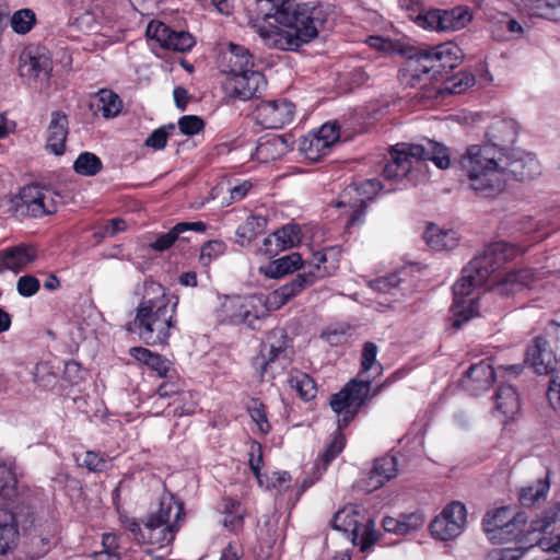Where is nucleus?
Masks as SVG:
<instances>
[{"instance_id": "f257e3e1", "label": "nucleus", "mask_w": 560, "mask_h": 560, "mask_svg": "<svg viewBox=\"0 0 560 560\" xmlns=\"http://www.w3.org/2000/svg\"><path fill=\"white\" fill-rule=\"evenodd\" d=\"M462 171L477 196L491 198L505 188L508 180L527 182L540 172L539 161L521 150L498 151L493 147L469 145L459 159Z\"/></svg>"}, {"instance_id": "f03ea898", "label": "nucleus", "mask_w": 560, "mask_h": 560, "mask_svg": "<svg viewBox=\"0 0 560 560\" xmlns=\"http://www.w3.org/2000/svg\"><path fill=\"white\" fill-rule=\"evenodd\" d=\"M334 254L332 249L313 254L312 260L302 273L269 293L264 295L229 296L224 300L218 311V317L222 323L230 325H245L250 329H259V324L270 310H278L291 299L301 293L305 288L312 285L317 278L331 275L336 266H327L328 255Z\"/></svg>"}, {"instance_id": "7ed1b4c3", "label": "nucleus", "mask_w": 560, "mask_h": 560, "mask_svg": "<svg viewBox=\"0 0 560 560\" xmlns=\"http://www.w3.org/2000/svg\"><path fill=\"white\" fill-rule=\"evenodd\" d=\"M266 18H272L279 25L268 23L254 26L264 45L270 49L294 51L318 36L325 28L328 13L322 4H294L288 1L277 7L275 13L266 14Z\"/></svg>"}, {"instance_id": "20e7f679", "label": "nucleus", "mask_w": 560, "mask_h": 560, "mask_svg": "<svg viewBox=\"0 0 560 560\" xmlns=\"http://www.w3.org/2000/svg\"><path fill=\"white\" fill-rule=\"evenodd\" d=\"M137 293L141 300L136 308L133 330L145 345H167L172 329L177 326V301L171 304L165 288L153 280H145Z\"/></svg>"}, {"instance_id": "39448f33", "label": "nucleus", "mask_w": 560, "mask_h": 560, "mask_svg": "<svg viewBox=\"0 0 560 560\" xmlns=\"http://www.w3.org/2000/svg\"><path fill=\"white\" fill-rule=\"evenodd\" d=\"M405 67L399 72V80L410 88L425 85L438 80L443 73L454 69L462 60L460 48L446 42L436 46L411 48Z\"/></svg>"}, {"instance_id": "423d86ee", "label": "nucleus", "mask_w": 560, "mask_h": 560, "mask_svg": "<svg viewBox=\"0 0 560 560\" xmlns=\"http://www.w3.org/2000/svg\"><path fill=\"white\" fill-rule=\"evenodd\" d=\"M383 386H377L371 395V380L354 378L348 382L340 392L331 395L329 404L332 411L338 415V428L320 455L324 468L342 452L346 445V439L341 430L358 416L364 405L381 392Z\"/></svg>"}, {"instance_id": "0eeeda50", "label": "nucleus", "mask_w": 560, "mask_h": 560, "mask_svg": "<svg viewBox=\"0 0 560 560\" xmlns=\"http://www.w3.org/2000/svg\"><path fill=\"white\" fill-rule=\"evenodd\" d=\"M48 527L42 523L32 506L26 503L0 505V555H5L13 550L19 541L21 533L31 536L33 546L40 544L42 548L35 556L42 557L50 548V537L44 535V528Z\"/></svg>"}, {"instance_id": "6e6552de", "label": "nucleus", "mask_w": 560, "mask_h": 560, "mask_svg": "<svg viewBox=\"0 0 560 560\" xmlns=\"http://www.w3.org/2000/svg\"><path fill=\"white\" fill-rule=\"evenodd\" d=\"M560 521V503H556L544 510L540 515L526 527L527 517L518 512L510 524L499 530H490L488 538L492 544L509 545L514 544V548H522V556L538 545L540 548H547V542L541 539V534L549 533V528Z\"/></svg>"}, {"instance_id": "1a4fd4ad", "label": "nucleus", "mask_w": 560, "mask_h": 560, "mask_svg": "<svg viewBox=\"0 0 560 560\" xmlns=\"http://www.w3.org/2000/svg\"><path fill=\"white\" fill-rule=\"evenodd\" d=\"M390 161L386 163L383 175L389 180H400L420 161H432L435 166L446 170L451 165L450 150L444 144L427 139L424 143H397L389 150Z\"/></svg>"}, {"instance_id": "9d476101", "label": "nucleus", "mask_w": 560, "mask_h": 560, "mask_svg": "<svg viewBox=\"0 0 560 560\" xmlns=\"http://www.w3.org/2000/svg\"><path fill=\"white\" fill-rule=\"evenodd\" d=\"M183 513L182 504L173 498L162 499L159 510L147 517L143 527L135 518H126L124 525L138 542L164 547L174 540Z\"/></svg>"}, {"instance_id": "9b49d317", "label": "nucleus", "mask_w": 560, "mask_h": 560, "mask_svg": "<svg viewBox=\"0 0 560 560\" xmlns=\"http://www.w3.org/2000/svg\"><path fill=\"white\" fill-rule=\"evenodd\" d=\"M478 260H470L463 269L462 277L453 285L454 302L451 306L453 323L455 329L468 322L478 311V301L475 298H468L475 288L486 284L488 278L480 270Z\"/></svg>"}, {"instance_id": "f8f14e48", "label": "nucleus", "mask_w": 560, "mask_h": 560, "mask_svg": "<svg viewBox=\"0 0 560 560\" xmlns=\"http://www.w3.org/2000/svg\"><path fill=\"white\" fill-rule=\"evenodd\" d=\"M290 348L291 340L283 328L269 331L259 354L253 360V365L261 378L266 374L273 378L290 364Z\"/></svg>"}, {"instance_id": "ddd939ff", "label": "nucleus", "mask_w": 560, "mask_h": 560, "mask_svg": "<svg viewBox=\"0 0 560 560\" xmlns=\"http://www.w3.org/2000/svg\"><path fill=\"white\" fill-rule=\"evenodd\" d=\"M331 527L343 533L353 545H359L362 552L368 551L380 537L374 521L365 518L353 508L339 510L334 515Z\"/></svg>"}, {"instance_id": "4468645a", "label": "nucleus", "mask_w": 560, "mask_h": 560, "mask_svg": "<svg viewBox=\"0 0 560 560\" xmlns=\"http://www.w3.org/2000/svg\"><path fill=\"white\" fill-rule=\"evenodd\" d=\"M381 189L382 184L377 178L349 185L343 189L339 200L336 202V207L345 209V213L349 217L347 226H353L363 222L368 201H371Z\"/></svg>"}, {"instance_id": "2eb2a0df", "label": "nucleus", "mask_w": 560, "mask_h": 560, "mask_svg": "<svg viewBox=\"0 0 560 560\" xmlns=\"http://www.w3.org/2000/svg\"><path fill=\"white\" fill-rule=\"evenodd\" d=\"M61 203V196L46 186L37 184L22 188L16 202L18 211L33 218L52 214Z\"/></svg>"}, {"instance_id": "dca6fc26", "label": "nucleus", "mask_w": 560, "mask_h": 560, "mask_svg": "<svg viewBox=\"0 0 560 560\" xmlns=\"http://www.w3.org/2000/svg\"><path fill=\"white\" fill-rule=\"evenodd\" d=\"M466 517V506L459 501H453L431 522L430 532L442 541L454 539L464 530Z\"/></svg>"}, {"instance_id": "f3484780", "label": "nucleus", "mask_w": 560, "mask_h": 560, "mask_svg": "<svg viewBox=\"0 0 560 560\" xmlns=\"http://www.w3.org/2000/svg\"><path fill=\"white\" fill-rule=\"evenodd\" d=\"M147 36L156 42L162 48L185 52L195 45L194 37L185 31H174L160 21H152L147 27Z\"/></svg>"}, {"instance_id": "a211bd4d", "label": "nucleus", "mask_w": 560, "mask_h": 560, "mask_svg": "<svg viewBox=\"0 0 560 560\" xmlns=\"http://www.w3.org/2000/svg\"><path fill=\"white\" fill-rule=\"evenodd\" d=\"M295 106L288 100L260 103L256 108V119L266 129H279L290 124L294 117Z\"/></svg>"}, {"instance_id": "6ab92c4d", "label": "nucleus", "mask_w": 560, "mask_h": 560, "mask_svg": "<svg viewBox=\"0 0 560 560\" xmlns=\"http://www.w3.org/2000/svg\"><path fill=\"white\" fill-rule=\"evenodd\" d=\"M516 254L515 245L500 241L486 246L482 253L475 256L472 260H478V265L482 267L480 270L489 279L505 262L512 260Z\"/></svg>"}, {"instance_id": "aec40b11", "label": "nucleus", "mask_w": 560, "mask_h": 560, "mask_svg": "<svg viewBox=\"0 0 560 560\" xmlns=\"http://www.w3.org/2000/svg\"><path fill=\"white\" fill-rule=\"evenodd\" d=\"M226 86L231 95L242 101L256 97L266 88L264 74L254 69L230 75L226 79Z\"/></svg>"}, {"instance_id": "412c9836", "label": "nucleus", "mask_w": 560, "mask_h": 560, "mask_svg": "<svg viewBox=\"0 0 560 560\" xmlns=\"http://www.w3.org/2000/svg\"><path fill=\"white\" fill-rule=\"evenodd\" d=\"M541 275L530 268L510 271L503 278L494 281L493 291L500 295L516 293L523 289L532 288L541 280Z\"/></svg>"}, {"instance_id": "4be33fe9", "label": "nucleus", "mask_w": 560, "mask_h": 560, "mask_svg": "<svg viewBox=\"0 0 560 560\" xmlns=\"http://www.w3.org/2000/svg\"><path fill=\"white\" fill-rule=\"evenodd\" d=\"M20 74L27 79H47L51 71V60L39 47L26 48L21 55Z\"/></svg>"}, {"instance_id": "5701e85b", "label": "nucleus", "mask_w": 560, "mask_h": 560, "mask_svg": "<svg viewBox=\"0 0 560 560\" xmlns=\"http://www.w3.org/2000/svg\"><path fill=\"white\" fill-rule=\"evenodd\" d=\"M487 142L478 147H493L498 151H509V145L514 143L517 137V124L511 118L493 121L486 133Z\"/></svg>"}, {"instance_id": "b1692460", "label": "nucleus", "mask_w": 560, "mask_h": 560, "mask_svg": "<svg viewBox=\"0 0 560 560\" xmlns=\"http://www.w3.org/2000/svg\"><path fill=\"white\" fill-rule=\"evenodd\" d=\"M525 362L529 363L537 374L544 375L553 371L557 359L548 341L542 337H536L527 348Z\"/></svg>"}, {"instance_id": "393cba45", "label": "nucleus", "mask_w": 560, "mask_h": 560, "mask_svg": "<svg viewBox=\"0 0 560 560\" xmlns=\"http://www.w3.org/2000/svg\"><path fill=\"white\" fill-rule=\"evenodd\" d=\"M495 377L492 365L487 361H480L470 365L467 370L463 385L466 390L474 395L486 392L493 384Z\"/></svg>"}, {"instance_id": "a878e982", "label": "nucleus", "mask_w": 560, "mask_h": 560, "mask_svg": "<svg viewBox=\"0 0 560 560\" xmlns=\"http://www.w3.org/2000/svg\"><path fill=\"white\" fill-rule=\"evenodd\" d=\"M69 133L68 116L60 110L51 113L50 121L47 128L46 148L56 155L63 154L66 150V140Z\"/></svg>"}, {"instance_id": "bb28decb", "label": "nucleus", "mask_w": 560, "mask_h": 560, "mask_svg": "<svg viewBox=\"0 0 560 560\" xmlns=\"http://www.w3.org/2000/svg\"><path fill=\"white\" fill-rule=\"evenodd\" d=\"M37 250L32 245L20 244L0 250V273L4 270L19 272L34 261Z\"/></svg>"}, {"instance_id": "cd10ccee", "label": "nucleus", "mask_w": 560, "mask_h": 560, "mask_svg": "<svg viewBox=\"0 0 560 560\" xmlns=\"http://www.w3.org/2000/svg\"><path fill=\"white\" fill-rule=\"evenodd\" d=\"M397 459L395 456L386 455L375 459L373 468L364 479V489L369 492L383 487L387 481L397 476Z\"/></svg>"}, {"instance_id": "c85d7f7f", "label": "nucleus", "mask_w": 560, "mask_h": 560, "mask_svg": "<svg viewBox=\"0 0 560 560\" xmlns=\"http://www.w3.org/2000/svg\"><path fill=\"white\" fill-rule=\"evenodd\" d=\"M301 242V229L296 224H287L265 238V252L275 255L278 250H284Z\"/></svg>"}, {"instance_id": "c756f323", "label": "nucleus", "mask_w": 560, "mask_h": 560, "mask_svg": "<svg viewBox=\"0 0 560 560\" xmlns=\"http://www.w3.org/2000/svg\"><path fill=\"white\" fill-rule=\"evenodd\" d=\"M195 231L202 233L206 231V224L201 221L197 222H179L174 225L168 232L159 235L154 242L150 244V247L155 252H164L168 249L179 235L187 232Z\"/></svg>"}, {"instance_id": "7c9ffc66", "label": "nucleus", "mask_w": 560, "mask_h": 560, "mask_svg": "<svg viewBox=\"0 0 560 560\" xmlns=\"http://www.w3.org/2000/svg\"><path fill=\"white\" fill-rule=\"evenodd\" d=\"M424 240L434 250H452L457 247L459 236L452 229L444 230L435 224H430L424 232Z\"/></svg>"}, {"instance_id": "2f4dec72", "label": "nucleus", "mask_w": 560, "mask_h": 560, "mask_svg": "<svg viewBox=\"0 0 560 560\" xmlns=\"http://www.w3.org/2000/svg\"><path fill=\"white\" fill-rule=\"evenodd\" d=\"M530 16L560 22V0H515Z\"/></svg>"}, {"instance_id": "473e14b6", "label": "nucleus", "mask_w": 560, "mask_h": 560, "mask_svg": "<svg viewBox=\"0 0 560 560\" xmlns=\"http://www.w3.org/2000/svg\"><path fill=\"white\" fill-rule=\"evenodd\" d=\"M226 51L229 52L228 77L245 72L254 68V58L248 48L234 43H229Z\"/></svg>"}, {"instance_id": "72a5a7b5", "label": "nucleus", "mask_w": 560, "mask_h": 560, "mask_svg": "<svg viewBox=\"0 0 560 560\" xmlns=\"http://www.w3.org/2000/svg\"><path fill=\"white\" fill-rule=\"evenodd\" d=\"M130 355L138 362L147 365L150 370L156 372L160 377H167L171 370V362L163 355L154 353L143 347L131 348Z\"/></svg>"}, {"instance_id": "f704fd0d", "label": "nucleus", "mask_w": 560, "mask_h": 560, "mask_svg": "<svg viewBox=\"0 0 560 560\" xmlns=\"http://www.w3.org/2000/svg\"><path fill=\"white\" fill-rule=\"evenodd\" d=\"M266 225V217L250 214L245 222L237 228L235 232L236 243L243 247L249 245L253 240L265 232Z\"/></svg>"}, {"instance_id": "c9c22d12", "label": "nucleus", "mask_w": 560, "mask_h": 560, "mask_svg": "<svg viewBox=\"0 0 560 560\" xmlns=\"http://www.w3.org/2000/svg\"><path fill=\"white\" fill-rule=\"evenodd\" d=\"M18 478L15 462L11 457L0 458V497L12 499L16 494Z\"/></svg>"}, {"instance_id": "e433bc0d", "label": "nucleus", "mask_w": 560, "mask_h": 560, "mask_svg": "<svg viewBox=\"0 0 560 560\" xmlns=\"http://www.w3.org/2000/svg\"><path fill=\"white\" fill-rule=\"evenodd\" d=\"M518 513L510 506H501L495 510L489 511L482 518V528L487 537H490V530H499L505 525L510 524Z\"/></svg>"}, {"instance_id": "4c0bfd02", "label": "nucleus", "mask_w": 560, "mask_h": 560, "mask_svg": "<svg viewBox=\"0 0 560 560\" xmlns=\"http://www.w3.org/2000/svg\"><path fill=\"white\" fill-rule=\"evenodd\" d=\"M303 267L301 254L291 253L269 262L265 275L269 278H280Z\"/></svg>"}, {"instance_id": "58836bf2", "label": "nucleus", "mask_w": 560, "mask_h": 560, "mask_svg": "<svg viewBox=\"0 0 560 560\" xmlns=\"http://www.w3.org/2000/svg\"><path fill=\"white\" fill-rule=\"evenodd\" d=\"M495 408L506 417H512L520 409L518 395L511 385H501L495 393Z\"/></svg>"}, {"instance_id": "ea45409f", "label": "nucleus", "mask_w": 560, "mask_h": 560, "mask_svg": "<svg viewBox=\"0 0 560 560\" xmlns=\"http://www.w3.org/2000/svg\"><path fill=\"white\" fill-rule=\"evenodd\" d=\"M330 149L331 147L328 145V142L324 141L316 132L308 133L300 143V150L306 159L312 161H317L328 154Z\"/></svg>"}, {"instance_id": "a19ab883", "label": "nucleus", "mask_w": 560, "mask_h": 560, "mask_svg": "<svg viewBox=\"0 0 560 560\" xmlns=\"http://www.w3.org/2000/svg\"><path fill=\"white\" fill-rule=\"evenodd\" d=\"M287 147V141L281 136L261 138L257 144V154L265 161L275 160L285 152Z\"/></svg>"}, {"instance_id": "79ce46f5", "label": "nucleus", "mask_w": 560, "mask_h": 560, "mask_svg": "<svg viewBox=\"0 0 560 560\" xmlns=\"http://www.w3.org/2000/svg\"><path fill=\"white\" fill-rule=\"evenodd\" d=\"M290 386L296 390L298 395L308 401L316 397L317 387L314 380L306 373L294 371L289 378Z\"/></svg>"}, {"instance_id": "37998d69", "label": "nucleus", "mask_w": 560, "mask_h": 560, "mask_svg": "<svg viewBox=\"0 0 560 560\" xmlns=\"http://www.w3.org/2000/svg\"><path fill=\"white\" fill-rule=\"evenodd\" d=\"M98 110L105 118L116 117L122 109V101L112 90H101L98 92Z\"/></svg>"}, {"instance_id": "c03bdc74", "label": "nucleus", "mask_w": 560, "mask_h": 560, "mask_svg": "<svg viewBox=\"0 0 560 560\" xmlns=\"http://www.w3.org/2000/svg\"><path fill=\"white\" fill-rule=\"evenodd\" d=\"M416 24L427 31L444 32V11L439 9L421 10L415 18Z\"/></svg>"}, {"instance_id": "a18cd8bd", "label": "nucleus", "mask_w": 560, "mask_h": 560, "mask_svg": "<svg viewBox=\"0 0 560 560\" xmlns=\"http://www.w3.org/2000/svg\"><path fill=\"white\" fill-rule=\"evenodd\" d=\"M548 491V480L538 479L534 485L522 488L518 499L523 506H532L540 499H545Z\"/></svg>"}, {"instance_id": "49530a36", "label": "nucleus", "mask_w": 560, "mask_h": 560, "mask_svg": "<svg viewBox=\"0 0 560 560\" xmlns=\"http://www.w3.org/2000/svg\"><path fill=\"white\" fill-rule=\"evenodd\" d=\"M471 18L469 9L463 7L444 11V32L464 28L471 21Z\"/></svg>"}, {"instance_id": "de8ad7c7", "label": "nucleus", "mask_w": 560, "mask_h": 560, "mask_svg": "<svg viewBox=\"0 0 560 560\" xmlns=\"http://www.w3.org/2000/svg\"><path fill=\"white\" fill-rule=\"evenodd\" d=\"M75 173L83 176H94L102 170V161L91 152H82L73 164Z\"/></svg>"}, {"instance_id": "09e8293b", "label": "nucleus", "mask_w": 560, "mask_h": 560, "mask_svg": "<svg viewBox=\"0 0 560 560\" xmlns=\"http://www.w3.org/2000/svg\"><path fill=\"white\" fill-rule=\"evenodd\" d=\"M36 23V15L32 9H21L11 18V27L18 34L28 33Z\"/></svg>"}, {"instance_id": "8fccbe9b", "label": "nucleus", "mask_w": 560, "mask_h": 560, "mask_svg": "<svg viewBox=\"0 0 560 560\" xmlns=\"http://www.w3.org/2000/svg\"><path fill=\"white\" fill-rule=\"evenodd\" d=\"M79 466L88 468L92 472H102L108 469V460L100 453L88 451L84 453Z\"/></svg>"}, {"instance_id": "3c124183", "label": "nucleus", "mask_w": 560, "mask_h": 560, "mask_svg": "<svg viewBox=\"0 0 560 560\" xmlns=\"http://www.w3.org/2000/svg\"><path fill=\"white\" fill-rule=\"evenodd\" d=\"M377 352H378V348L374 342L368 341L364 343L363 350H362V360H361V364H362L361 374L369 372L374 366H376V369H377V374H380L382 372L383 368L376 361Z\"/></svg>"}, {"instance_id": "603ef678", "label": "nucleus", "mask_w": 560, "mask_h": 560, "mask_svg": "<svg viewBox=\"0 0 560 560\" xmlns=\"http://www.w3.org/2000/svg\"><path fill=\"white\" fill-rule=\"evenodd\" d=\"M175 129L174 124H170L167 126L160 127L155 129L147 139L144 144L149 148H153L155 150H161L166 145L167 138L170 136V131Z\"/></svg>"}, {"instance_id": "864d4df0", "label": "nucleus", "mask_w": 560, "mask_h": 560, "mask_svg": "<svg viewBox=\"0 0 560 560\" xmlns=\"http://www.w3.org/2000/svg\"><path fill=\"white\" fill-rule=\"evenodd\" d=\"M56 375L47 362L37 363L33 371V381L40 387H49Z\"/></svg>"}, {"instance_id": "5fc2aeb1", "label": "nucleus", "mask_w": 560, "mask_h": 560, "mask_svg": "<svg viewBox=\"0 0 560 560\" xmlns=\"http://www.w3.org/2000/svg\"><path fill=\"white\" fill-rule=\"evenodd\" d=\"M365 43L373 49L382 54H394L399 51V44L389 38L378 35H371L365 39Z\"/></svg>"}, {"instance_id": "6e6d98bb", "label": "nucleus", "mask_w": 560, "mask_h": 560, "mask_svg": "<svg viewBox=\"0 0 560 560\" xmlns=\"http://www.w3.org/2000/svg\"><path fill=\"white\" fill-rule=\"evenodd\" d=\"M178 128L182 133L194 136L205 128V121L199 116L186 115L179 118Z\"/></svg>"}, {"instance_id": "4d7b16f0", "label": "nucleus", "mask_w": 560, "mask_h": 560, "mask_svg": "<svg viewBox=\"0 0 560 560\" xmlns=\"http://www.w3.org/2000/svg\"><path fill=\"white\" fill-rule=\"evenodd\" d=\"M39 288V280L32 275L22 276L18 279L16 282V290L19 294L24 298L35 295L38 292Z\"/></svg>"}, {"instance_id": "13d9d810", "label": "nucleus", "mask_w": 560, "mask_h": 560, "mask_svg": "<svg viewBox=\"0 0 560 560\" xmlns=\"http://www.w3.org/2000/svg\"><path fill=\"white\" fill-rule=\"evenodd\" d=\"M226 250V244L220 240L208 241L201 247L200 259L209 262L212 259L223 255Z\"/></svg>"}, {"instance_id": "bf43d9fd", "label": "nucleus", "mask_w": 560, "mask_h": 560, "mask_svg": "<svg viewBox=\"0 0 560 560\" xmlns=\"http://www.w3.org/2000/svg\"><path fill=\"white\" fill-rule=\"evenodd\" d=\"M400 283V278L397 273H392L385 277L377 278L371 282V288L381 293H390Z\"/></svg>"}, {"instance_id": "052dcab7", "label": "nucleus", "mask_w": 560, "mask_h": 560, "mask_svg": "<svg viewBox=\"0 0 560 560\" xmlns=\"http://www.w3.org/2000/svg\"><path fill=\"white\" fill-rule=\"evenodd\" d=\"M522 558V548L505 547L489 551L485 560H520Z\"/></svg>"}, {"instance_id": "680f3d73", "label": "nucleus", "mask_w": 560, "mask_h": 560, "mask_svg": "<svg viewBox=\"0 0 560 560\" xmlns=\"http://www.w3.org/2000/svg\"><path fill=\"white\" fill-rule=\"evenodd\" d=\"M248 463L254 475L259 479L262 468V450L258 442H253L250 445Z\"/></svg>"}, {"instance_id": "e2e57ef3", "label": "nucleus", "mask_w": 560, "mask_h": 560, "mask_svg": "<svg viewBox=\"0 0 560 560\" xmlns=\"http://www.w3.org/2000/svg\"><path fill=\"white\" fill-rule=\"evenodd\" d=\"M400 518L404 524V534H408L422 527L425 522L423 514L419 512L402 515Z\"/></svg>"}, {"instance_id": "0e129e2a", "label": "nucleus", "mask_w": 560, "mask_h": 560, "mask_svg": "<svg viewBox=\"0 0 560 560\" xmlns=\"http://www.w3.org/2000/svg\"><path fill=\"white\" fill-rule=\"evenodd\" d=\"M328 145L332 147L340 137L339 127L336 124H324L317 131H315Z\"/></svg>"}, {"instance_id": "69168bd1", "label": "nucleus", "mask_w": 560, "mask_h": 560, "mask_svg": "<svg viewBox=\"0 0 560 560\" xmlns=\"http://www.w3.org/2000/svg\"><path fill=\"white\" fill-rule=\"evenodd\" d=\"M249 413H250L252 419L258 425L261 433L266 434L270 431L271 425L269 424V422L267 420L266 412H265L264 406L261 404L258 406L255 405L254 407H252L249 409Z\"/></svg>"}, {"instance_id": "338daca9", "label": "nucleus", "mask_w": 560, "mask_h": 560, "mask_svg": "<svg viewBox=\"0 0 560 560\" xmlns=\"http://www.w3.org/2000/svg\"><path fill=\"white\" fill-rule=\"evenodd\" d=\"M547 397L555 409H560V372L552 376Z\"/></svg>"}, {"instance_id": "774afa93", "label": "nucleus", "mask_w": 560, "mask_h": 560, "mask_svg": "<svg viewBox=\"0 0 560 560\" xmlns=\"http://www.w3.org/2000/svg\"><path fill=\"white\" fill-rule=\"evenodd\" d=\"M82 373L83 371L79 363L70 361L65 364V375L70 382L78 383L83 378Z\"/></svg>"}]
</instances>
